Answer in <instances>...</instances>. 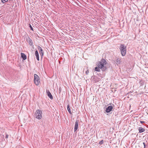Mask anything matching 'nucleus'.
I'll list each match as a JSON object with an SVG mask.
<instances>
[{
  "label": "nucleus",
  "instance_id": "nucleus-1",
  "mask_svg": "<svg viewBox=\"0 0 148 148\" xmlns=\"http://www.w3.org/2000/svg\"><path fill=\"white\" fill-rule=\"evenodd\" d=\"M106 64V60L104 59H102L97 64V65L102 71H104L106 69V67L104 66Z\"/></svg>",
  "mask_w": 148,
  "mask_h": 148
},
{
  "label": "nucleus",
  "instance_id": "nucleus-10",
  "mask_svg": "<svg viewBox=\"0 0 148 148\" xmlns=\"http://www.w3.org/2000/svg\"><path fill=\"white\" fill-rule=\"evenodd\" d=\"M35 55L36 57V59L38 61L39 60V56L38 51L36 50L35 52Z\"/></svg>",
  "mask_w": 148,
  "mask_h": 148
},
{
  "label": "nucleus",
  "instance_id": "nucleus-23",
  "mask_svg": "<svg viewBox=\"0 0 148 148\" xmlns=\"http://www.w3.org/2000/svg\"><path fill=\"white\" fill-rule=\"evenodd\" d=\"M140 123H145V122L143 121H140Z\"/></svg>",
  "mask_w": 148,
  "mask_h": 148
},
{
  "label": "nucleus",
  "instance_id": "nucleus-5",
  "mask_svg": "<svg viewBox=\"0 0 148 148\" xmlns=\"http://www.w3.org/2000/svg\"><path fill=\"white\" fill-rule=\"evenodd\" d=\"M26 40L30 46H33V41L29 37H28L26 38Z\"/></svg>",
  "mask_w": 148,
  "mask_h": 148
},
{
  "label": "nucleus",
  "instance_id": "nucleus-4",
  "mask_svg": "<svg viewBox=\"0 0 148 148\" xmlns=\"http://www.w3.org/2000/svg\"><path fill=\"white\" fill-rule=\"evenodd\" d=\"M36 113H35L36 118L39 119H41L42 117V111L40 110H36Z\"/></svg>",
  "mask_w": 148,
  "mask_h": 148
},
{
  "label": "nucleus",
  "instance_id": "nucleus-7",
  "mask_svg": "<svg viewBox=\"0 0 148 148\" xmlns=\"http://www.w3.org/2000/svg\"><path fill=\"white\" fill-rule=\"evenodd\" d=\"M113 106H108L106 109V112L107 113L110 112L112 109Z\"/></svg>",
  "mask_w": 148,
  "mask_h": 148
},
{
  "label": "nucleus",
  "instance_id": "nucleus-8",
  "mask_svg": "<svg viewBox=\"0 0 148 148\" xmlns=\"http://www.w3.org/2000/svg\"><path fill=\"white\" fill-rule=\"evenodd\" d=\"M46 92L47 93V96L51 99H53V97L51 93L49 90H47Z\"/></svg>",
  "mask_w": 148,
  "mask_h": 148
},
{
  "label": "nucleus",
  "instance_id": "nucleus-17",
  "mask_svg": "<svg viewBox=\"0 0 148 148\" xmlns=\"http://www.w3.org/2000/svg\"><path fill=\"white\" fill-rule=\"evenodd\" d=\"M103 140H101L99 142V144L100 145H101L103 143Z\"/></svg>",
  "mask_w": 148,
  "mask_h": 148
},
{
  "label": "nucleus",
  "instance_id": "nucleus-13",
  "mask_svg": "<svg viewBox=\"0 0 148 148\" xmlns=\"http://www.w3.org/2000/svg\"><path fill=\"white\" fill-rule=\"evenodd\" d=\"M39 52L41 56V57L42 58L43 57V55L44 54V52H43V51L42 49V50H40V51H39Z\"/></svg>",
  "mask_w": 148,
  "mask_h": 148
},
{
  "label": "nucleus",
  "instance_id": "nucleus-21",
  "mask_svg": "<svg viewBox=\"0 0 148 148\" xmlns=\"http://www.w3.org/2000/svg\"><path fill=\"white\" fill-rule=\"evenodd\" d=\"M89 73V70L88 69L86 71V75H88V73Z\"/></svg>",
  "mask_w": 148,
  "mask_h": 148
},
{
  "label": "nucleus",
  "instance_id": "nucleus-18",
  "mask_svg": "<svg viewBox=\"0 0 148 148\" xmlns=\"http://www.w3.org/2000/svg\"><path fill=\"white\" fill-rule=\"evenodd\" d=\"M8 0H1V2L3 3H4L8 1Z\"/></svg>",
  "mask_w": 148,
  "mask_h": 148
},
{
  "label": "nucleus",
  "instance_id": "nucleus-6",
  "mask_svg": "<svg viewBox=\"0 0 148 148\" xmlns=\"http://www.w3.org/2000/svg\"><path fill=\"white\" fill-rule=\"evenodd\" d=\"M79 123V121L78 120H76L75 122V125L74 130L75 132L77 131V129Z\"/></svg>",
  "mask_w": 148,
  "mask_h": 148
},
{
  "label": "nucleus",
  "instance_id": "nucleus-15",
  "mask_svg": "<svg viewBox=\"0 0 148 148\" xmlns=\"http://www.w3.org/2000/svg\"><path fill=\"white\" fill-rule=\"evenodd\" d=\"M100 68L98 66L96 67L95 68V71L97 72H100Z\"/></svg>",
  "mask_w": 148,
  "mask_h": 148
},
{
  "label": "nucleus",
  "instance_id": "nucleus-25",
  "mask_svg": "<svg viewBox=\"0 0 148 148\" xmlns=\"http://www.w3.org/2000/svg\"><path fill=\"white\" fill-rule=\"evenodd\" d=\"M16 148H19L18 147H17Z\"/></svg>",
  "mask_w": 148,
  "mask_h": 148
},
{
  "label": "nucleus",
  "instance_id": "nucleus-14",
  "mask_svg": "<svg viewBox=\"0 0 148 148\" xmlns=\"http://www.w3.org/2000/svg\"><path fill=\"white\" fill-rule=\"evenodd\" d=\"M121 59L119 58H117L116 60V64H119L121 63Z\"/></svg>",
  "mask_w": 148,
  "mask_h": 148
},
{
  "label": "nucleus",
  "instance_id": "nucleus-19",
  "mask_svg": "<svg viewBox=\"0 0 148 148\" xmlns=\"http://www.w3.org/2000/svg\"><path fill=\"white\" fill-rule=\"evenodd\" d=\"M38 49L39 51H40V50H42V49L41 47L39 46H38Z\"/></svg>",
  "mask_w": 148,
  "mask_h": 148
},
{
  "label": "nucleus",
  "instance_id": "nucleus-24",
  "mask_svg": "<svg viewBox=\"0 0 148 148\" xmlns=\"http://www.w3.org/2000/svg\"><path fill=\"white\" fill-rule=\"evenodd\" d=\"M143 144L144 145V147L145 148V143H143Z\"/></svg>",
  "mask_w": 148,
  "mask_h": 148
},
{
  "label": "nucleus",
  "instance_id": "nucleus-3",
  "mask_svg": "<svg viewBox=\"0 0 148 148\" xmlns=\"http://www.w3.org/2000/svg\"><path fill=\"white\" fill-rule=\"evenodd\" d=\"M34 82L36 85H38L40 82V80L39 76L36 74L34 75Z\"/></svg>",
  "mask_w": 148,
  "mask_h": 148
},
{
  "label": "nucleus",
  "instance_id": "nucleus-20",
  "mask_svg": "<svg viewBox=\"0 0 148 148\" xmlns=\"http://www.w3.org/2000/svg\"><path fill=\"white\" fill-rule=\"evenodd\" d=\"M29 27H30L31 30H32V31L33 30V28L30 24L29 25Z\"/></svg>",
  "mask_w": 148,
  "mask_h": 148
},
{
  "label": "nucleus",
  "instance_id": "nucleus-11",
  "mask_svg": "<svg viewBox=\"0 0 148 148\" xmlns=\"http://www.w3.org/2000/svg\"><path fill=\"white\" fill-rule=\"evenodd\" d=\"M138 130L139 131V133H141L145 131V129L142 127H139L138 128Z\"/></svg>",
  "mask_w": 148,
  "mask_h": 148
},
{
  "label": "nucleus",
  "instance_id": "nucleus-2",
  "mask_svg": "<svg viewBox=\"0 0 148 148\" xmlns=\"http://www.w3.org/2000/svg\"><path fill=\"white\" fill-rule=\"evenodd\" d=\"M119 49L122 55L123 56H125L126 54V47L124 44H121Z\"/></svg>",
  "mask_w": 148,
  "mask_h": 148
},
{
  "label": "nucleus",
  "instance_id": "nucleus-9",
  "mask_svg": "<svg viewBox=\"0 0 148 148\" xmlns=\"http://www.w3.org/2000/svg\"><path fill=\"white\" fill-rule=\"evenodd\" d=\"M21 56L23 60H25L27 59L26 56L23 53H21Z\"/></svg>",
  "mask_w": 148,
  "mask_h": 148
},
{
  "label": "nucleus",
  "instance_id": "nucleus-12",
  "mask_svg": "<svg viewBox=\"0 0 148 148\" xmlns=\"http://www.w3.org/2000/svg\"><path fill=\"white\" fill-rule=\"evenodd\" d=\"M92 79H93L94 80L93 81L95 82L96 83L97 82H98V80L97 79V77H96L95 76H94L93 77H92Z\"/></svg>",
  "mask_w": 148,
  "mask_h": 148
},
{
  "label": "nucleus",
  "instance_id": "nucleus-16",
  "mask_svg": "<svg viewBox=\"0 0 148 148\" xmlns=\"http://www.w3.org/2000/svg\"><path fill=\"white\" fill-rule=\"evenodd\" d=\"M67 109L69 113L70 114H71V110H70V106H69V105H68L67 106Z\"/></svg>",
  "mask_w": 148,
  "mask_h": 148
},
{
  "label": "nucleus",
  "instance_id": "nucleus-22",
  "mask_svg": "<svg viewBox=\"0 0 148 148\" xmlns=\"http://www.w3.org/2000/svg\"><path fill=\"white\" fill-rule=\"evenodd\" d=\"M8 134L5 133V138L7 139V138H8Z\"/></svg>",
  "mask_w": 148,
  "mask_h": 148
}]
</instances>
